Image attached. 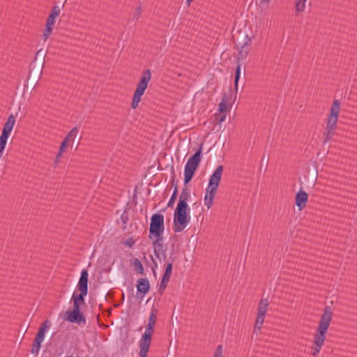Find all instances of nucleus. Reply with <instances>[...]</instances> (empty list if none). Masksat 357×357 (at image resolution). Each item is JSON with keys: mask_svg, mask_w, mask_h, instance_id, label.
<instances>
[{"mask_svg": "<svg viewBox=\"0 0 357 357\" xmlns=\"http://www.w3.org/2000/svg\"><path fill=\"white\" fill-rule=\"evenodd\" d=\"M192 0H187V3L188 5H190V2L192 1Z\"/></svg>", "mask_w": 357, "mask_h": 357, "instance_id": "obj_41", "label": "nucleus"}, {"mask_svg": "<svg viewBox=\"0 0 357 357\" xmlns=\"http://www.w3.org/2000/svg\"><path fill=\"white\" fill-rule=\"evenodd\" d=\"M332 311L330 307L327 306L324 308L323 314L319 323L317 330L314 335L313 344L311 347V354L317 356L324 344L326 337V333L329 328L331 319Z\"/></svg>", "mask_w": 357, "mask_h": 357, "instance_id": "obj_2", "label": "nucleus"}, {"mask_svg": "<svg viewBox=\"0 0 357 357\" xmlns=\"http://www.w3.org/2000/svg\"><path fill=\"white\" fill-rule=\"evenodd\" d=\"M124 244L128 248H132L135 244V241L133 237H130L126 240Z\"/></svg>", "mask_w": 357, "mask_h": 357, "instance_id": "obj_35", "label": "nucleus"}, {"mask_svg": "<svg viewBox=\"0 0 357 357\" xmlns=\"http://www.w3.org/2000/svg\"><path fill=\"white\" fill-rule=\"evenodd\" d=\"M153 264L151 266V270L153 273V275H155L156 274V269L158 268V266L157 262L152 258Z\"/></svg>", "mask_w": 357, "mask_h": 357, "instance_id": "obj_38", "label": "nucleus"}, {"mask_svg": "<svg viewBox=\"0 0 357 357\" xmlns=\"http://www.w3.org/2000/svg\"><path fill=\"white\" fill-rule=\"evenodd\" d=\"M241 75V65H238L236 70H235V78H234V87L235 90L237 91L238 90V83L240 78Z\"/></svg>", "mask_w": 357, "mask_h": 357, "instance_id": "obj_26", "label": "nucleus"}, {"mask_svg": "<svg viewBox=\"0 0 357 357\" xmlns=\"http://www.w3.org/2000/svg\"><path fill=\"white\" fill-rule=\"evenodd\" d=\"M269 302L267 298H261L257 307V316L255 324V330L260 331L267 312Z\"/></svg>", "mask_w": 357, "mask_h": 357, "instance_id": "obj_9", "label": "nucleus"}, {"mask_svg": "<svg viewBox=\"0 0 357 357\" xmlns=\"http://www.w3.org/2000/svg\"><path fill=\"white\" fill-rule=\"evenodd\" d=\"M153 331H152L151 329L146 328L144 333L142 335L139 340L140 357H146L151 343Z\"/></svg>", "mask_w": 357, "mask_h": 357, "instance_id": "obj_10", "label": "nucleus"}, {"mask_svg": "<svg viewBox=\"0 0 357 357\" xmlns=\"http://www.w3.org/2000/svg\"><path fill=\"white\" fill-rule=\"evenodd\" d=\"M73 306L72 311L80 312V306L81 305L77 303V301H73Z\"/></svg>", "mask_w": 357, "mask_h": 357, "instance_id": "obj_39", "label": "nucleus"}, {"mask_svg": "<svg viewBox=\"0 0 357 357\" xmlns=\"http://www.w3.org/2000/svg\"><path fill=\"white\" fill-rule=\"evenodd\" d=\"M142 13V9L140 7H138L134 14L133 19L137 20Z\"/></svg>", "mask_w": 357, "mask_h": 357, "instance_id": "obj_37", "label": "nucleus"}, {"mask_svg": "<svg viewBox=\"0 0 357 357\" xmlns=\"http://www.w3.org/2000/svg\"><path fill=\"white\" fill-rule=\"evenodd\" d=\"M157 314H158V310L155 308L152 307L149 317L148 319V324H147L146 328L151 329L152 331H154V327H155V325L156 321H157Z\"/></svg>", "mask_w": 357, "mask_h": 357, "instance_id": "obj_17", "label": "nucleus"}, {"mask_svg": "<svg viewBox=\"0 0 357 357\" xmlns=\"http://www.w3.org/2000/svg\"><path fill=\"white\" fill-rule=\"evenodd\" d=\"M307 193L302 190H300L296 195V204L299 210L303 209L306 206L307 202Z\"/></svg>", "mask_w": 357, "mask_h": 357, "instance_id": "obj_14", "label": "nucleus"}, {"mask_svg": "<svg viewBox=\"0 0 357 357\" xmlns=\"http://www.w3.org/2000/svg\"><path fill=\"white\" fill-rule=\"evenodd\" d=\"M223 166L219 165L209 178L208 185L218 188L222 174Z\"/></svg>", "mask_w": 357, "mask_h": 357, "instance_id": "obj_13", "label": "nucleus"}, {"mask_svg": "<svg viewBox=\"0 0 357 357\" xmlns=\"http://www.w3.org/2000/svg\"><path fill=\"white\" fill-rule=\"evenodd\" d=\"M132 264L134 266V269L137 273H138L139 274L144 273V268H143L142 264L138 259H137V258L134 259Z\"/></svg>", "mask_w": 357, "mask_h": 357, "instance_id": "obj_22", "label": "nucleus"}, {"mask_svg": "<svg viewBox=\"0 0 357 357\" xmlns=\"http://www.w3.org/2000/svg\"><path fill=\"white\" fill-rule=\"evenodd\" d=\"M251 44V39L249 38H246V40L244 43V44L241 47L238 52V60L244 59L248 54V47Z\"/></svg>", "mask_w": 357, "mask_h": 357, "instance_id": "obj_18", "label": "nucleus"}, {"mask_svg": "<svg viewBox=\"0 0 357 357\" xmlns=\"http://www.w3.org/2000/svg\"><path fill=\"white\" fill-rule=\"evenodd\" d=\"M172 266H173L172 262H170L167 264L165 273L162 275L163 278L168 279V280L170 279V277L172 273Z\"/></svg>", "mask_w": 357, "mask_h": 357, "instance_id": "obj_24", "label": "nucleus"}, {"mask_svg": "<svg viewBox=\"0 0 357 357\" xmlns=\"http://www.w3.org/2000/svg\"><path fill=\"white\" fill-rule=\"evenodd\" d=\"M150 289L149 282L146 278H140L137 280V290L138 293L146 294Z\"/></svg>", "mask_w": 357, "mask_h": 357, "instance_id": "obj_16", "label": "nucleus"}, {"mask_svg": "<svg viewBox=\"0 0 357 357\" xmlns=\"http://www.w3.org/2000/svg\"><path fill=\"white\" fill-rule=\"evenodd\" d=\"M88 271L86 269H83L81 272V275L78 281L77 289L80 291V294H75L73 293L72 296V301H77V303L85 305L84 297L88 294Z\"/></svg>", "mask_w": 357, "mask_h": 357, "instance_id": "obj_7", "label": "nucleus"}, {"mask_svg": "<svg viewBox=\"0 0 357 357\" xmlns=\"http://www.w3.org/2000/svg\"><path fill=\"white\" fill-rule=\"evenodd\" d=\"M50 327V322L45 320L40 326L39 330L36 334V338L32 345L31 353L34 355H38L40 351L41 343L44 340L45 333L46 331Z\"/></svg>", "mask_w": 357, "mask_h": 357, "instance_id": "obj_8", "label": "nucleus"}, {"mask_svg": "<svg viewBox=\"0 0 357 357\" xmlns=\"http://www.w3.org/2000/svg\"><path fill=\"white\" fill-rule=\"evenodd\" d=\"M218 188L214 186L208 185L206 190V194L215 197L217 192Z\"/></svg>", "mask_w": 357, "mask_h": 357, "instance_id": "obj_31", "label": "nucleus"}, {"mask_svg": "<svg viewBox=\"0 0 357 357\" xmlns=\"http://www.w3.org/2000/svg\"><path fill=\"white\" fill-rule=\"evenodd\" d=\"M226 116L227 115L225 112H223V113L218 112L215 114L216 121L220 123H221L222 122H223L225 120Z\"/></svg>", "mask_w": 357, "mask_h": 357, "instance_id": "obj_34", "label": "nucleus"}, {"mask_svg": "<svg viewBox=\"0 0 357 357\" xmlns=\"http://www.w3.org/2000/svg\"><path fill=\"white\" fill-rule=\"evenodd\" d=\"M60 14V8L58 6H55L52 8L51 13L47 20L46 24L54 25L55 18L57 17Z\"/></svg>", "mask_w": 357, "mask_h": 357, "instance_id": "obj_19", "label": "nucleus"}, {"mask_svg": "<svg viewBox=\"0 0 357 357\" xmlns=\"http://www.w3.org/2000/svg\"><path fill=\"white\" fill-rule=\"evenodd\" d=\"M190 197V189L186 186L183 187L174 214L173 230L175 233L183 231L190 222V208L187 203Z\"/></svg>", "mask_w": 357, "mask_h": 357, "instance_id": "obj_1", "label": "nucleus"}, {"mask_svg": "<svg viewBox=\"0 0 357 357\" xmlns=\"http://www.w3.org/2000/svg\"><path fill=\"white\" fill-rule=\"evenodd\" d=\"M53 30V25L46 24L45 29L43 33L44 40H46L50 35L52 33Z\"/></svg>", "mask_w": 357, "mask_h": 357, "instance_id": "obj_27", "label": "nucleus"}, {"mask_svg": "<svg viewBox=\"0 0 357 357\" xmlns=\"http://www.w3.org/2000/svg\"><path fill=\"white\" fill-rule=\"evenodd\" d=\"M177 194H178L177 187H175V188L174 190V192H173V193L172 195V197H171L170 199L168 202V204H167V206L168 207H173V206L174 204V202H175V200H176V197H177Z\"/></svg>", "mask_w": 357, "mask_h": 357, "instance_id": "obj_29", "label": "nucleus"}, {"mask_svg": "<svg viewBox=\"0 0 357 357\" xmlns=\"http://www.w3.org/2000/svg\"><path fill=\"white\" fill-rule=\"evenodd\" d=\"M68 142H67V139H63V141L61 142L59 150V156H62L65 149L68 146Z\"/></svg>", "mask_w": 357, "mask_h": 357, "instance_id": "obj_33", "label": "nucleus"}, {"mask_svg": "<svg viewBox=\"0 0 357 357\" xmlns=\"http://www.w3.org/2000/svg\"><path fill=\"white\" fill-rule=\"evenodd\" d=\"M153 248V253L155 257L160 261H165L167 259V248L163 244V241H158V240L152 242Z\"/></svg>", "mask_w": 357, "mask_h": 357, "instance_id": "obj_11", "label": "nucleus"}, {"mask_svg": "<svg viewBox=\"0 0 357 357\" xmlns=\"http://www.w3.org/2000/svg\"><path fill=\"white\" fill-rule=\"evenodd\" d=\"M128 213L125 211L121 215L120 217V220L121 221L122 224L124 225L123 228L125 229L126 228V225L128 223Z\"/></svg>", "mask_w": 357, "mask_h": 357, "instance_id": "obj_32", "label": "nucleus"}, {"mask_svg": "<svg viewBox=\"0 0 357 357\" xmlns=\"http://www.w3.org/2000/svg\"><path fill=\"white\" fill-rule=\"evenodd\" d=\"M151 79V72L150 69L144 70L142 73L141 78L137 84L136 90L134 93L131 107L132 109H136L139 102L142 100V96L144 95L145 90L148 86V84Z\"/></svg>", "mask_w": 357, "mask_h": 357, "instance_id": "obj_4", "label": "nucleus"}, {"mask_svg": "<svg viewBox=\"0 0 357 357\" xmlns=\"http://www.w3.org/2000/svg\"><path fill=\"white\" fill-rule=\"evenodd\" d=\"M169 280L162 278L160 284L158 289L159 293L162 295L166 289Z\"/></svg>", "mask_w": 357, "mask_h": 357, "instance_id": "obj_30", "label": "nucleus"}, {"mask_svg": "<svg viewBox=\"0 0 357 357\" xmlns=\"http://www.w3.org/2000/svg\"><path fill=\"white\" fill-rule=\"evenodd\" d=\"M227 98L226 94H225L221 100V102L219 104L218 106V112L223 113L227 111Z\"/></svg>", "mask_w": 357, "mask_h": 357, "instance_id": "obj_21", "label": "nucleus"}, {"mask_svg": "<svg viewBox=\"0 0 357 357\" xmlns=\"http://www.w3.org/2000/svg\"><path fill=\"white\" fill-rule=\"evenodd\" d=\"M8 136L1 134L0 136V158H1L3 151L6 148Z\"/></svg>", "mask_w": 357, "mask_h": 357, "instance_id": "obj_20", "label": "nucleus"}, {"mask_svg": "<svg viewBox=\"0 0 357 357\" xmlns=\"http://www.w3.org/2000/svg\"><path fill=\"white\" fill-rule=\"evenodd\" d=\"M267 1L268 2V1H269V0H267Z\"/></svg>", "mask_w": 357, "mask_h": 357, "instance_id": "obj_42", "label": "nucleus"}, {"mask_svg": "<svg viewBox=\"0 0 357 357\" xmlns=\"http://www.w3.org/2000/svg\"><path fill=\"white\" fill-rule=\"evenodd\" d=\"M61 156H59V152H58V153H57V154H56V158H55V160H54V166H55V167H56V166L58 165V163L59 162V160H60V158H61Z\"/></svg>", "mask_w": 357, "mask_h": 357, "instance_id": "obj_40", "label": "nucleus"}, {"mask_svg": "<svg viewBox=\"0 0 357 357\" xmlns=\"http://www.w3.org/2000/svg\"><path fill=\"white\" fill-rule=\"evenodd\" d=\"M307 0H296V10L298 13H302L305 8V2Z\"/></svg>", "mask_w": 357, "mask_h": 357, "instance_id": "obj_25", "label": "nucleus"}, {"mask_svg": "<svg viewBox=\"0 0 357 357\" xmlns=\"http://www.w3.org/2000/svg\"><path fill=\"white\" fill-rule=\"evenodd\" d=\"M164 231V215L160 213L153 214L151 218L149 238L153 242L163 241L162 234Z\"/></svg>", "mask_w": 357, "mask_h": 357, "instance_id": "obj_5", "label": "nucleus"}, {"mask_svg": "<svg viewBox=\"0 0 357 357\" xmlns=\"http://www.w3.org/2000/svg\"><path fill=\"white\" fill-rule=\"evenodd\" d=\"M68 317L66 320L70 323H76L78 324H86V319L81 312L70 311L66 312Z\"/></svg>", "mask_w": 357, "mask_h": 357, "instance_id": "obj_12", "label": "nucleus"}, {"mask_svg": "<svg viewBox=\"0 0 357 357\" xmlns=\"http://www.w3.org/2000/svg\"><path fill=\"white\" fill-rule=\"evenodd\" d=\"M203 144H201L198 150L188 159L184 169V183L186 185L192 178L201 160Z\"/></svg>", "mask_w": 357, "mask_h": 357, "instance_id": "obj_6", "label": "nucleus"}, {"mask_svg": "<svg viewBox=\"0 0 357 357\" xmlns=\"http://www.w3.org/2000/svg\"><path fill=\"white\" fill-rule=\"evenodd\" d=\"M214 197H211L208 195H205L204 196V204L206 206L207 208L209 209L211 208L213 204Z\"/></svg>", "mask_w": 357, "mask_h": 357, "instance_id": "obj_28", "label": "nucleus"}, {"mask_svg": "<svg viewBox=\"0 0 357 357\" xmlns=\"http://www.w3.org/2000/svg\"><path fill=\"white\" fill-rule=\"evenodd\" d=\"M15 121H16L15 116L13 114H10L8 117L7 121H6V123L3 125V128L1 134L9 137L10 132L13 129Z\"/></svg>", "mask_w": 357, "mask_h": 357, "instance_id": "obj_15", "label": "nucleus"}, {"mask_svg": "<svg viewBox=\"0 0 357 357\" xmlns=\"http://www.w3.org/2000/svg\"><path fill=\"white\" fill-rule=\"evenodd\" d=\"M340 101L335 100L330 109V114L328 116L326 126L324 132V143L331 140L335 134V130L337 128L338 114L340 110Z\"/></svg>", "mask_w": 357, "mask_h": 357, "instance_id": "obj_3", "label": "nucleus"}, {"mask_svg": "<svg viewBox=\"0 0 357 357\" xmlns=\"http://www.w3.org/2000/svg\"><path fill=\"white\" fill-rule=\"evenodd\" d=\"M79 132V129L77 127H74L70 132L67 135L64 139H67V142L73 141L77 136Z\"/></svg>", "mask_w": 357, "mask_h": 357, "instance_id": "obj_23", "label": "nucleus"}, {"mask_svg": "<svg viewBox=\"0 0 357 357\" xmlns=\"http://www.w3.org/2000/svg\"><path fill=\"white\" fill-rule=\"evenodd\" d=\"M213 357H222V346L218 345Z\"/></svg>", "mask_w": 357, "mask_h": 357, "instance_id": "obj_36", "label": "nucleus"}]
</instances>
